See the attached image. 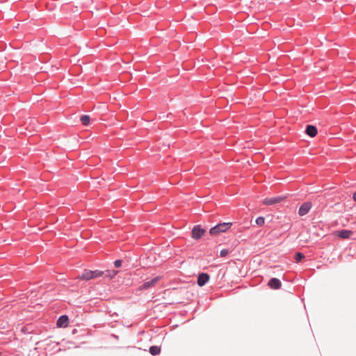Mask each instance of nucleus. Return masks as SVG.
<instances>
[{
  "label": "nucleus",
  "mask_w": 356,
  "mask_h": 356,
  "mask_svg": "<svg viewBox=\"0 0 356 356\" xmlns=\"http://www.w3.org/2000/svg\"><path fill=\"white\" fill-rule=\"evenodd\" d=\"M104 272L99 270H85L81 276H79L77 278L83 280H90L92 279H95L104 275Z\"/></svg>",
  "instance_id": "f257e3e1"
},
{
  "label": "nucleus",
  "mask_w": 356,
  "mask_h": 356,
  "mask_svg": "<svg viewBox=\"0 0 356 356\" xmlns=\"http://www.w3.org/2000/svg\"><path fill=\"white\" fill-rule=\"evenodd\" d=\"M232 225V222L220 223L216 225L215 227H212L210 229L209 233L211 235L216 236L220 233L225 232L231 227Z\"/></svg>",
  "instance_id": "f03ea898"
},
{
  "label": "nucleus",
  "mask_w": 356,
  "mask_h": 356,
  "mask_svg": "<svg viewBox=\"0 0 356 356\" xmlns=\"http://www.w3.org/2000/svg\"><path fill=\"white\" fill-rule=\"evenodd\" d=\"M205 233V230L202 229L200 225H196L192 230V237L194 239H200Z\"/></svg>",
  "instance_id": "20e7f679"
},
{
  "label": "nucleus",
  "mask_w": 356,
  "mask_h": 356,
  "mask_svg": "<svg viewBox=\"0 0 356 356\" xmlns=\"http://www.w3.org/2000/svg\"><path fill=\"white\" fill-rule=\"evenodd\" d=\"M209 280V275L207 273H202L199 274L197 283L200 286H203Z\"/></svg>",
  "instance_id": "0eeeda50"
},
{
  "label": "nucleus",
  "mask_w": 356,
  "mask_h": 356,
  "mask_svg": "<svg viewBox=\"0 0 356 356\" xmlns=\"http://www.w3.org/2000/svg\"><path fill=\"white\" fill-rule=\"evenodd\" d=\"M229 253V250L227 249H223L220 251V255L222 257H226Z\"/></svg>",
  "instance_id": "f3484780"
},
{
  "label": "nucleus",
  "mask_w": 356,
  "mask_h": 356,
  "mask_svg": "<svg viewBox=\"0 0 356 356\" xmlns=\"http://www.w3.org/2000/svg\"><path fill=\"white\" fill-rule=\"evenodd\" d=\"M69 318L67 316H61L57 321V326L59 327H65L68 325Z\"/></svg>",
  "instance_id": "1a4fd4ad"
},
{
  "label": "nucleus",
  "mask_w": 356,
  "mask_h": 356,
  "mask_svg": "<svg viewBox=\"0 0 356 356\" xmlns=\"http://www.w3.org/2000/svg\"><path fill=\"white\" fill-rule=\"evenodd\" d=\"M306 134L310 137H314L316 136L318 131L316 127L314 125H307L305 130Z\"/></svg>",
  "instance_id": "9b49d317"
},
{
  "label": "nucleus",
  "mask_w": 356,
  "mask_h": 356,
  "mask_svg": "<svg viewBox=\"0 0 356 356\" xmlns=\"http://www.w3.org/2000/svg\"><path fill=\"white\" fill-rule=\"evenodd\" d=\"M160 352H161V348L159 346H151L149 348V353L152 355H158L160 353Z\"/></svg>",
  "instance_id": "f8f14e48"
},
{
  "label": "nucleus",
  "mask_w": 356,
  "mask_h": 356,
  "mask_svg": "<svg viewBox=\"0 0 356 356\" xmlns=\"http://www.w3.org/2000/svg\"><path fill=\"white\" fill-rule=\"evenodd\" d=\"M305 258V255L303 254H302L301 252H297L296 254H295V259L296 260V261H300L302 259H303Z\"/></svg>",
  "instance_id": "2eb2a0df"
},
{
  "label": "nucleus",
  "mask_w": 356,
  "mask_h": 356,
  "mask_svg": "<svg viewBox=\"0 0 356 356\" xmlns=\"http://www.w3.org/2000/svg\"><path fill=\"white\" fill-rule=\"evenodd\" d=\"M312 207V204L310 202H305L303 204L300 206L298 211V214L300 216H303L306 215Z\"/></svg>",
  "instance_id": "423d86ee"
},
{
  "label": "nucleus",
  "mask_w": 356,
  "mask_h": 356,
  "mask_svg": "<svg viewBox=\"0 0 356 356\" xmlns=\"http://www.w3.org/2000/svg\"><path fill=\"white\" fill-rule=\"evenodd\" d=\"M268 286L273 289H279L281 286V282L277 278H272L268 282Z\"/></svg>",
  "instance_id": "9d476101"
},
{
  "label": "nucleus",
  "mask_w": 356,
  "mask_h": 356,
  "mask_svg": "<svg viewBox=\"0 0 356 356\" xmlns=\"http://www.w3.org/2000/svg\"><path fill=\"white\" fill-rule=\"evenodd\" d=\"M352 234H353L352 231L346 230V229L339 230V231H336L334 232V235L335 236L340 237L342 239L348 238L351 236Z\"/></svg>",
  "instance_id": "39448f33"
},
{
  "label": "nucleus",
  "mask_w": 356,
  "mask_h": 356,
  "mask_svg": "<svg viewBox=\"0 0 356 356\" xmlns=\"http://www.w3.org/2000/svg\"><path fill=\"white\" fill-rule=\"evenodd\" d=\"M0 356H1V353L0 352Z\"/></svg>",
  "instance_id": "aec40b11"
},
{
  "label": "nucleus",
  "mask_w": 356,
  "mask_h": 356,
  "mask_svg": "<svg viewBox=\"0 0 356 356\" xmlns=\"http://www.w3.org/2000/svg\"><path fill=\"white\" fill-rule=\"evenodd\" d=\"M81 122L85 126H87L90 123V116L88 115H83L81 117Z\"/></svg>",
  "instance_id": "ddd939ff"
},
{
  "label": "nucleus",
  "mask_w": 356,
  "mask_h": 356,
  "mask_svg": "<svg viewBox=\"0 0 356 356\" xmlns=\"http://www.w3.org/2000/svg\"><path fill=\"white\" fill-rule=\"evenodd\" d=\"M264 222H265V219L263 217H259L256 219V223L259 225V226H262L264 225Z\"/></svg>",
  "instance_id": "dca6fc26"
},
{
  "label": "nucleus",
  "mask_w": 356,
  "mask_h": 356,
  "mask_svg": "<svg viewBox=\"0 0 356 356\" xmlns=\"http://www.w3.org/2000/svg\"><path fill=\"white\" fill-rule=\"evenodd\" d=\"M118 273L117 270H106L104 272V274L106 277L112 279Z\"/></svg>",
  "instance_id": "4468645a"
},
{
  "label": "nucleus",
  "mask_w": 356,
  "mask_h": 356,
  "mask_svg": "<svg viewBox=\"0 0 356 356\" xmlns=\"http://www.w3.org/2000/svg\"><path fill=\"white\" fill-rule=\"evenodd\" d=\"M284 197H275L272 198H266L263 201V204L266 205H272L281 202Z\"/></svg>",
  "instance_id": "6e6552de"
},
{
  "label": "nucleus",
  "mask_w": 356,
  "mask_h": 356,
  "mask_svg": "<svg viewBox=\"0 0 356 356\" xmlns=\"http://www.w3.org/2000/svg\"><path fill=\"white\" fill-rule=\"evenodd\" d=\"M161 279V277L157 276L150 280L145 282L144 284L139 287V290H147L153 287Z\"/></svg>",
  "instance_id": "7ed1b4c3"
},
{
  "label": "nucleus",
  "mask_w": 356,
  "mask_h": 356,
  "mask_svg": "<svg viewBox=\"0 0 356 356\" xmlns=\"http://www.w3.org/2000/svg\"><path fill=\"white\" fill-rule=\"evenodd\" d=\"M353 198L356 202V192L353 194Z\"/></svg>",
  "instance_id": "6ab92c4d"
},
{
  "label": "nucleus",
  "mask_w": 356,
  "mask_h": 356,
  "mask_svg": "<svg viewBox=\"0 0 356 356\" xmlns=\"http://www.w3.org/2000/svg\"><path fill=\"white\" fill-rule=\"evenodd\" d=\"M122 265V261L121 260H116L115 262H114V266L115 268H119Z\"/></svg>",
  "instance_id": "a211bd4d"
}]
</instances>
